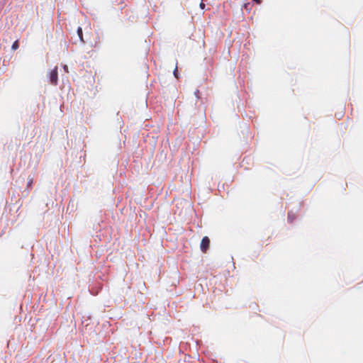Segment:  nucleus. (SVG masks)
<instances>
[{
	"instance_id": "1",
	"label": "nucleus",
	"mask_w": 363,
	"mask_h": 363,
	"mask_svg": "<svg viewBox=\"0 0 363 363\" xmlns=\"http://www.w3.org/2000/svg\"><path fill=\"white\" fill-rule=\"evenodd\" d=\"M50 83L54 86L57 84L58 82V72H57V67H55L49 74Z\"/></svg>"
},
{
	"instance_id": "2",
	"label": "nucleus",
	"mask_w": 363,
	"mask_h": 363,
	"mask_svg": "<svg viewBox=\"0 0 363 363\" xmlns=\"http://www.w3.org/2000/svg\"><path fill=\"white\" fill-rule=\"evenodd\" d=\"M210 240L208 237H203L201 242V250L202 252H206L209 247Z\"/></svg>"
},
{
	"instance_id": "3",
	"label": "nucleus",
	"mask_w": 363,
	"mask_h": 363,
	"mask_svg": "<svg viewBox=\"0 0 363 363\" xmlns=\"http://www.w3.org/2000/svg\"><path fill=\"white\" fill-rule=\"evenodd\" d=\"M77 35L79 36V38L80 39V40L82 43H84V40L83 39V32H82V29L81 27H78V28L77 30Z\"/></svg>"
},
{
	"instance_id": "4",
	"label": "nucleus",
	"mask_w": 363,
	"mask_h": 363,
	"mask_svg": "<svg viewBox=\"0 0 363 363\" xmlns=\"http://www.w3.org/2000/svg\"><path fill=\"white\" fill-rule=\"evenodd\" d=\"M253 6V4L252 2H247V3H245L243 4V8L247 11L248 12L250 11V10L252 9V7Z\"/></svg>"
},
{
	"instance_id": "5",
	"label": "nucleus",
	"mask_w": 363,
	"mask_h": 363,
	"mask_svg": "<svg viewBox=\"0 0 363 363\" xmlns=\"http://www.w3.org/2000/svg\"><path fill=\"white\" fill-rule=\"evenodd\" d=\"M294 219H295L294 214L291 211H289L288 213V222L292 223Z\"/></svg>"
},
{
	"instance_id": "6",
	"label": "nucleus",
	"mask_w": 363,
	"mask_h": 363,
	"mask_svg": "<svg viewBox=\"0 0 363 363\" xmlns=\"http://www.w3.org/2000/svg\"><path fill=\"white\" fill-rule=\"evenodd\" d=\"M18 47H19L18 41V40H16V41L13 43L12 46H11V48H12V50H15L18 49Z\"/></svg>"
},
{
	"instance_id": "7",
	"label": "nucleus",
	"mask_w": 363,
	"mask_h": 363,
	"mask_svg": "<svg viewBox=\"0 0 363 363\" xmlns=\"http://www.w3.org/2000/svg\"><path fill=\"white\" fill-rule=\"evenodd\" d=\"M173 74H174V76L177 79H178V78H179V75H178V68H177V66H176V67H175V69H174V72H173Z\"/></svg>"
},
{
	"instance_id": "8",
	"label": "nucleus",
	"mask_w": 363,
	"mask_h": 363,
	"mask_svg": "<svg viewBox=\"0 0 363 363\" xmlns=\"http://www.w3.org/2000/svg\"><path fill=\"white\" fill-rule=\"evenodd\" d=\"M32 183H33V179H30L28 182V183H27V186H28V187H30V186L32 185Z\"/></svg>"
},
{
	"instance_id": "9",
	"label": "nucleus",
	"mask_w": 363,
	"mask_h": 363,
	"mask_svg": "<svg viewBox=\"0 0 363 363\" xmlns=\"http://www.w3.org/2000/svg\"><path fill=\"white\" fill-rule=\"evenodd\" d=\"M63 69H64V71H65V72H69V71H68V67H67V65H63Z\"/></svg>"
},
{
	"instance_id": "10",
	"label": "nucleus",
	"mask_w": 363,
	"mask_h": 363,
	"mask_svg": "<svg viewBox=\"0 0 363 363\" xmlns=\"http://www.w3.org/2000/svg\"><path fill=\"white\" fill-rule=\"evenodd\" d=\"M194 94L197 98H199V91L198 89L195 91Z\"/></svg>"
},
{
	"instance_id": "11",
	"label": "nucleus",
	"mask_w": 363,
	"mask_h": 363,
	"mask_svg": "<svg viewBox=\"0 0 363 363\" xmlns=\"http://www.w3.org/2000/svg\"><path fill=\"white\" fill-rule=\"evenodd\" d=\"M252 1L257 3V4H261L262 0H252Z\"/></svg>"
},
{
	"instance_id": "12",
	"label": "nucleus",
	"mask_w": 363,
	"mask_h": 363,
	"mask_svg": "<svg viewBox=\"0 0 363 363\" xmlns=\"http://www.w3.org/2000/svg\"><path fill=\"white\" fill-rule=\"evenodd\" d=\"M200 7H201V9H203V8L205 7V4H204L203 3H202V2H201V3L200 4Z\"/></svg>"
}]
</instances>
